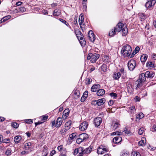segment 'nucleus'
<instances>
[{
	"label": "nucleus",
	"instance_id": "obj_1",
	"mask_svg": "<svg viewBox=\"0 0 156 156\" xmlns=\"http://www.w3.org/2000/svg\"><path fill=\"white\" fill-rule=\"evenodd\" d=\"M131 47L128 44H126L122 48L121 53L125 57H128L130 55L132 51Z\"/></svg>",
	"mask_w": 156,
	"mask_h": 156
},
{
	"label": "nucleus",
	"instance_id": "obj_2",
	"mask_svg": "<svg viewBox=\"0 0 156 156\" xmlns=\"http://www.w3.org/2000/svg\"><path fill=\"white\" fill-rule=\"evenodd\" d=\"M88 138V135L85 133H83L79 136V137L76 139V142L78 144H80L82 142L86 141Z\"/></svg>",
	"mask_w": 156,
	"mask_h": 156
},
{
	"label": "nucleus",
	"instance_id": "obj_3",
	"mask_svg": "<svg viewBox=\"0 0 156 156\" xmlns=\"http://www.w3.org/2000/svg\"><path fill=\"white\" fill-rule=\"evenodd\" d=\"M84 154V148L82 147H80L74 150V154L76 156H83Z\"/></svg>",
	"mask_w": 156,
	"mask_h": 156
},
{
	"label": "nucleus",
	"instance_id": "obj_4",
	"mask_svg": "<svg viewBox=\"0 0 156 156\" xmlns=\"http://www.w3.org/2000/svg\"><path fill=\"white\" fill-rule=\"evenodd\" d=\"M126 85L128 93L132 94L134 90L132 83L130 81H128L126 82Z\"/></svg>",
	"mask_w": 156,
	"mask_h": 156
},
{
	"label": "nucleus",
	"instance_id": "obj_5",
	"mask_svg": "<svg viewBox=\"0 0 156 156\" xmlns=\"http://www.w3.org/2000/svg\"><path fill=\"white\" fill-rule=\"evenodd\" d=\"M136 64V61L133 60H130L128 62V66L130 71L133 70L135 68Z\"/></svg>",
	"mask_w": 156,
	"mask_h": 156
},
{
	"label": "nucleus",
	"instance_id": "obj_6",
	"mask_svg": "<svg viewBox=\"0 0 156 156\" xmlns=\"http://www.w3.org/2000/svg\"><path fill=\"white\" fill-rule=\"evenodd\" d=\"M88 126V122L86 121L83 122L80 126V129L81 131H84L86 130Z\"/></svg>",
	"mask_w": 156,
	"mask_h": 156
},
{
	"label": "nucleus",
	"instance_id": "obj_7",
	"mask_svg": "<svg viewBox=\"0 0 156 156\" xmlns=\"http://www.w3.org/2000/svg\"><path fill=\"white\" fill-rule=\"evenodd\" d=\"M156 2V1L155 0H150L146 3L145 6L147 8H151L154 5Z\"/></svg>",
	"mask_w": 156,
	"mask_h": 156
},
{
	"label": "nucleus",
	"instance_id": "obj_8",
	"mask_svg": "<svg viewBox=\"0 0 156 156\" xmlns=\"http://www.w3.org/2000/svg\"><path fill=\"white\" fill-rule=\"evenodd\" d=\"M31 144L30 142H29L26 143L24 145L25 150H26L27 153H30L31 151Z\"/></svg>",
	"mask_w": 156,
	"mask_h": 156
},
{
	"label": "nucleus",
	"instance_id": "obj_9",
	"mask_svg": "<svg viewBox=\"0 0 156 156\" xmlns=\"http://www.w3.org/2000/svg\"><path fill=\"white\" fill-rule=\"evenodd\" d=\"M124 25H125L122 23H119L114 28L118 32H119L122 30L123 27L124 26Z\"/></svg>",
	"mask_w": 156,
	"mask_h": 156
},
{
	"label": "nucleus",
	"instance_id": "obj_10",
	"mask_svg": "<svg viewBox=\"0 0 156 156\" xmlns=\"http://www.w3.org/2000/svg\"><path fill=\"white\" fill-rule=\"evenodd\" d=\"M100 57V55L97 53H94L92 55L91 59L90 61L92 63H94Z\"/></svg>",
	"mask_w": 156,
	"mask_h": 156
},
{
	"label": "nucleus",
	"instance_id": "obj_11",
	"mask_svg": "<svg viewBox=\"0 0 156 156\" xmlns=\"http://www.w3.org/2000/svg\"><path fill=\"white\" fill-rule=\"evenodd\" d=\"M94 123L95 126L98 127L102 122V118L100 117H97L94 119Z\"/></svg>",
	"mask_w": 156,
	"mask_h": 156
},
{
	"label": "nucleus",
	"instance_id": "obj_12",
	"mask_svg": "<svg viewBox=\"0 0 156 156\" xmlns=\"http://www.w3.org/2000/svg\"><path fill=\"white\" fill-rule=\"evenodd\" d=\"M88 36L90 41L92 42H94L95 39L94 34L92 30L89 31Z\"/></svg>",
	"mask_w": 156,
	"mask_h": 156
},
{
	"label": "nucleus",
	"instance_id": "obj_13",
	"mask_svg": "<svg viewBox=\"0 0 156 156\" xmlns=\"http://www.w3.org/2000/svg\"><path fill=\"white\" fill-rule=\"evenodd\" d=\"M78 33L79 34H79L80 35V40H83V41H80V43L81 46H84L86 44V42L85 40H83V35L81 33V32L80 31H79V32Z\"/></svg>",
	"mask_w": 156,
	"mask_h": 156
},
{
	"label": "nucleus",
	"instance_id": "obj_14",
	"mask_svg": "<svg viewBox=\"0 0 156 156\" xmlns=\"http://www.w3.org/2000/svg\"><path fill=\"white\" fill-rule=\"evenodd\" d=\"M144 74L145 76L147 78H152L154 76V73L151 71H147Z\"/></svg>",
	"mask_w": 156,
	"mask_h": 156
},
{
	"label": "nucleus",
	"instance_id": "obj_15",
	"mask_svg": "<svg viewBox=\"0 0 156 156\" xmlns=\"http://www.w3.org/2000/svg\"><path fill=\"white\" fill-rule=\"evenodd\" d=\"M69 110L67 108L63 112L62 118L63 119H66L69 115Z\"/></svg>",
	"mask_w": 156,
	"mask_h": 156
},
{
	"label": "nucleus",
	"instance_id": "obj_16",
	"mask_svg": "<svg viewBox=\"0 0 156 156\" xmlns=\"http://www.w3.org/2000/svg\"><path fill=\"white\" fill-rule=\"evenodd\" d=\"M62 119L61 117H58L56 120V123L55 124V127L57 128L59 127L62 125Z\"/></svg>",
	"mask_w": 156,
	"mask_h": 156
},
{
	"label": "nucleus",
	"instance_id": "obj_17",
	"mask_svg": "<svg viewBox=\"0 0 156 156\" xmlns=\"http://www.w3.org/2000/svg\"><path fill=\"white\" fill-rule=\"evenodd\" d=\"M122 140V138L120 136H116L113 139V142L115 144H118Z\"/></svg>",
	"mask_w": 156,
	"mask_h": 156
},
{
	"label": "nucleus",
	"instance_id": "obj_18",
	"mask_svg": "<svg viewBox=\"0 0 156 156\" xmlns=\"http://www.w3.org/2000/svg\"><path fill=\"white\" fill-rule=\"evenodd\" d=\"M92 147L90 146V147L85 149H84V154H89L92 151Z\"/></svg>",
	"mask_w": 156,
	"mask_h": 156
},
{
	"label": "nucleus",
	"instance_id": "obj_19",
	"mask_svg": "<svg viewBox=\"0 0 156 156\" xmlns=\"http://www.w3.org/2000/svg\"><path fill=\"white\" fill-rule=\"evenodd\" d=\"M121 30H122V36H125L127 34L128 31V29L127 28L126 25L125 26L124 25V26L123 27Z\"/></svg>",
	"mask_w": 156,
	"mask_h": 156
},
{
	"label": "nucleus",
	"instance_id": "obj_20",
	"mask_svg": "<svg viewBox=\"0 0 156 156\" xmlns=\"http://www.w3.org/2000/svg\"><path fill=\"white\" fill-rule=\"evenodd\" d=\"M146 77L145 74L143 73L140 75L139 76V78L138 80L144 83L146 80Z\"/></svg>",
	"mask_w": 156,
	"mask_h": 156
},
{
	"label": "nucleus",
	"instance_id": "obj_21",
	"mask_svg": "<svg viewBox=\"0 0 156 156\" xmlns=\"http://www.w3.org/2000/svg\"><path fill=\"white\" fill-rule=\"evenodd\" d=\"M146 66L149 69H152L155 67L154 65L151 62H147L146 64Z\"/></svg>",
	"mask_w": 156,
	"mask_h": 156
},
{
	"label": "nucleus",
	"instance_id": "obj_22",
	"mask_svg": "<svg viewBox=\"0 0 156 156\" xmlns=\"http://www.w3.org/2000/svg\"><path fill=\"white\" fill-rule=\"evenodd\" d=\"M105 99L103 98L97 100L98 105L101 106L105 102Z\"/></svg>",
	"mask_w": 156,
	"mask_h": 156
},
{
	"label": "nucleus",
	"instance_id": "obj_23",
	"mask_svg": "<svg viewBox=\"0 0 156 156\" xmlns=\"http://www.w3.org/2000/svg\"><path fill=\"white\" fill-rule=\"evenodd\" d=\"M105 92L103 89H100L97 91V94L98 96H102L105 93Z\"/></svg>",
	"mask_w": 156,
	"mask_h": 156
},
{
	"label": "nucleus",
	"instance_id": "obj_24",
	"mask_svg": "<svg viewBox=\"0 0 156 156\" xmlns=\"http://www.w3.org/2000/svg\"><path fill=\"white\" fill-rule=\"evenodd\" d=\"M84 17L82 14L80 15L79 18V24L80 26V27L82 28V25L84 21Z\"/></svg>",
	"mask_w": 156,
	"mask_h": 156
},
{
	"label": "nucleus",
	"instance_id": "obj_25",
	"mask_svg": "<svg viewBox=\"0 0 156 156\" xmlns=\"http://www.w3.org/2000/svg\"><path fill=\"white\" fill-rule=\"evenodd\" d=\"M120 126L118 122H113L112 125V128L114 129H116L118 128Z\"/></svg>",
	"mask_w": 156,
	"mask_h": 156
},
{
	"label": "nucleus",
	"instance_id": "obj_26",
	"mask_svg": "<svg viewBox=\"0 0 156 156\" xmlns=\"http://www.w3.org/2000/svg\"><path fill=\"white\" fill-rule=\"evenodd\" d=\"M22 139V137L20 136H16L14 138V141L16 144L20 143V141Z\"/></svg>",
	"mask_w": 156,
	"mask_h": 156
},
{
	"label": "nucleus",
	"instance_id": "obj_27",
	"mask_svg": "<svg viewBox=\"0 0 156 156\" xmlns=\"http://www.w3.org/2000/svg\"><path fill=\"white\" fill-rule=\"evenodd\" d=\"M143 82L137 80L135 82V84L136 85V89H137L138 88H139L141 87L143 85Z\"/></svg>",
	"mask_w": 156,
	"mask_h": 156
},
{
	"label": "nucleus",
	"instance_id": "obj_28",
	"mask_svg": "<svg viewBox=\"0 0 156 156\" xmlns=\"http://www.w3.org/2000/svg\"><path fill=\"white\" fill-rule=\"evenodd\" d=\"M147 55L146 54L142 55L140 57V60L142 62H145L147 58Z\"/></svg>",
	"mask_w": 156,
	"mask_h": 156
},
{
	"label": "nucleus",
	"instance_id": "obj_29",
	"mask_svg": "<svg viewBox=\"0 0 156 156\" xmlns=\"http://www.w3.org/2000/svg\"><path fill=\"white\" fill-rule=\"evenodd\" d=\"M71 124L72 122L71 121L69 120L68 121L65 123V128L66 129H70Z\"/></svg>",
	"mask_w": 156,
	"mask_h": 156
},
{
	"label": "nucleus",
	"instance_id": "obj_30",
	"mask_svg": "<svg viewBox=\"0 0 156 156\" xmlns=\"http://www.w3.org/2000/svg\"><path fill=\"white\" fill-rule=\"evenodd\" d=\"M80 95V93L78 90H76L75 91L73 97L75 99L78 98Z\"/></svg>",
	"mask_w": 156,
	"mask_h": 156
},
{
	"label": "nucleus",
	"instance_id": "obj_31",
	"mask_svg": "<svg viewBox=\"0 0 156 156\" xmlns=\"http://www.w3.org/2000/svg\"><path fill=\"white\" fill-rule=\"evenodd\" d=\"M117 32L116 30H115V29L114 28L113 29H112L109 32V36H112L115 34Z\"/></svg>",
	"mask_w": 156,
	"mask_h": 156
},
{
	"label": "nucleus",
	"instance_id": "obj_32",
	"mask_svg": "<svg viewBox=\"0 0 156 156\" xmlns=\"http://www.w3.org/2000/svg\"><path fill=\"white\" fill-rule=\"evenodd\" d=\"M121 75V73L120 72L115 73L114 74L113 78L115 79L118 80L120 77Z\"/></svg>",
	"mask_w": 156,
	"mask_h": 156
},
{
	"label": "nucleus",
	"instance_id": "obj_33",
	"mask_svg": "<svg viewBox=\"0 0 156 156\" xmlns=\"http://www.w3.org/2000/svg\"><path fill=\"white\" fill-rule=\"evenodd\" d=\"M60 11L58 9H55L53 12V14L55 16H58L60 14Z\"/></svg>",
	"mask_w": 156,
	"mask_h": 156
},
{
	"label": "nucleus",
	"instance_id": "obj_34",
	"mask_svg": "<svg viewBox=\"0 0 156 156\" xmlns=\"http://www.w3.org/2000/svg\"><path fill=\"white\" fill-rule=\"evenodd\" d=\"M10 17L11 16H9L4 17L0 20V23H2V22H5L6 21L8 20V19H10Z\"/></svg>",
	"mask_w": 156,
	"mask_h": 156
},
{
	"label": "nucleus",
	"instance_id": "obj_35",
	"mask_svg": "<svg viewBox=\"0 0 156 156\" xmlns=\"http://www.w3.org/2000/svg\"><path fill=\"white\" fill-rule=\"evenodd\" d=\"M139 15L141 21H143L146 18V16L143 13H139Z\"/></svg>",
	"mask_w": 156,
	"mask_h": 156
},
{
	"label": "nucleus",
	"instance_id": "obj_36",
	"mask_svg": "<svg viewBox=\"0 0 156 156\" xmlns=\"http://www.w3.org/2000/svg\"><path fill=\"white\" fill-rule=\"evenodd\" d=\"M76 133H73L72 134L69 135V140H72L75 138L76 136Z\"/></svg>",
	"mask_w": 156,
	"mask_h": 156
},
{
	"label": "nucleus",
	"instance_id": "obj_37",
	"mask_svg": "<svg viewBox=\"0 0 156 156\" xmlns=\"http://www.w3.org/2000/svg\"><path fill=\"white\" fill-rule=\"evenodd\" d=\"M102 148V146H101L98 147L97 150V152L98 154H102L104 153Z\"/></svg>",
	"mask_w": 156,
	"mask_h": 156
},
{
	"label": "nucleus",
	"instance_id": "obj_38",
	"mask_svg": "<svg viewBox=\"0 0 156 156\" xmlns=\"http://www.w3.org/2000/svg\"><path fill=\"white\" fill-rule=\"evenodd\" d=\"M68 130V129H66V128L63 129H61L60 131V133L61 134L62 136L65 135L66 134Z\"/></svg>",
	"mask_w": 156,
	"mask_h": 156
},
{
	"label": "nucleus",
	"instance_id": "obj_39",
	"mask_svg": "<svg viewBox=\"0 0 156 156\" xmlns=\"http://www.w3.org/2000/svg\"><path fill=\"white\" fill-rule=\"evenodd\" d=\"M129 112L131 113H133L135 112L136 111V109H135V107L134 106H133L131 107H129Z\"/></svg>",
	"mask_w": 156,
	"mask_h": 156
},
{
	"label": "nucleus",
	"instance_id": "obj_40",
	"mask_svg": "<svg viewBox=\"0 0 156 156\" xmlns=\"http://www.w3.org/2000/svg\"><path fill=\"white\" fill-rule=\"evenodd\" d=\"M131 156H141V155L139 152L133 151L132 152Z\"/></svg>",
	"mask_w": 156,
	"mask_h": 156
},
{
	"label": "nucleus",
	"instance_id": "obj_41",
	"mask_svg": "<svg viewBox=\"0 0 156 156\" xmlns=\"http://www.w3.org/2000/svg\"><path fill=\"white\" fill-rule=\"evenodd\" d=\"M122 134V132L121 131H116L112 133L111 135H120Z\"/></svg>",
	"mask_w": 156,
	"mask_h": 156
},
{
	"label": "nucleus",
	"instance_id": "obj_42",
	"mask_svg": "<svg viewBox=\"0 0 156 156\" xmlns=\"http://www.w3.org/2000/svg\"><path fill=\"white\" fill-rule=\"evenodd\" d=\"M144 114L142 112L139 113L137 116H136V119H142L144 117Z\"/></svg>",
	"mask_w": 156,
	"mask_h": 156
},
{
	"label": "nucleus",
	"instance_id": "obj_43",
	"mask_svg": "<svg viewBox=\"0 0 156 156\" xmlns=\"http://www.w3.org/2000/svg\"><path fill=\"white\" fill-rule=\"evenodd\" d=\"M146 143V140H144L142 139L140 141L138 142V144L140 145L141 146H143L145 145V143Z\"/></svg>",
	"mask_w": 156,
	"mask_h": 156
},
{
	"label": "nucleus",
	"instance_id": "obj_44",
	"mask_svg": "<svg viewBox=\"0 0 156 156\" xmlns=\"http://www.w3.org/2000/svg\"><path fill=\"white\" fill-rule=\"evenodd\" d=\"M12 150L10 148H9L7 149L5 152V154L7 155H9L11 154Z\"/></svg>",
	"mask_w": 156,
	"mask_h": 156
},
{
	"label": "nucleus",
	"instance_id": "obj_45",
	"mask_svg": "<svg viewBox=\"0 0 156 156\" xmlns=\"http://www.w3.org/2000/svg\"><path fill=\"white\" fill-rule=\"evenodd\" d=\"M11 126L15 128H17L19 126V124L16 122H13L12 123Z\"/></svg>",
	"mask_w": 156,
	"mask_h": 156
},
{
	"label": "nucleus",
	"instance_id": "obj_46",
	"mask_svg": "<svg viewBox=\"0 0 156 156\" xmlns=\"http://www.w3.org/2000/svg\"><path fill=\"white\" fill-rule=\"evenodd\" d=\"M144 130V128L143 127L141 128L139 130L138 133L139 135L142 134Z\"/></svg>",
	"mask_w": 156,
	"mask_h": 156
},
{
	"label": "nucleus",
	"instance_id": "obj_47",
	"mask_svg": "<svg viewBox=\"0 0 156 156\" xmlns=\"http://www.w3.org/2000/svg\"><path fill=\"white\" fill-rule=\"evenodd\" d=\"M2 142L5 143H9L10 142V140L9 138L3 139Z\"/></svg>",
	"mask_w": 156,
	"mask_h": 156
},
{
	"label": "nucleus",
	"instance_id": "obj_48",
	"mask_svg": "<svg viewBox=\"0 0 156 156\" xmlns=\"http://www.w3.org/2000/svg\"><path fill=\"white\" fill-rule=\"evenodd\" d=\"M129 153L126 152H122L121 154V156H129Z\"/></svg>",
	"mask_w": 156,
	"mask_h": 156
},
{
	"label": "nucleus",
	"instance_id": "obj_49",
	"mask_svg": "<svg viewBox=\"0 0 156 156\" xmlns=\"http://www.w3.org/2000/svg\"><path fill=\"white\" fill-rule=\"evenodd\" d=\"M92 81V79L90 78H88L86 80V84L87 85H89L90 84Z\"/></svg>",
	"mask_w": 156,
	"mask_h": 156
},
{
	"label": "nucleus",
	"instance_id": "obj_50",
	"mask_svg": "<svg viewBox=\"0 0 156 156\" xmlns=\"http://www.w3.org/2000/svg\"><path fill=\"white\" fill-rule=\"evenodd\" d=\"M96 86L94 85L91 88V90L93 92H95L96 91L97 88H96Z\"/></svg>",
	"mask_w": 156,
	"mask_h": 156
},
{
	"label": "nucleus",
	"instance_id": "obj_51",
	"mask_svg": "<svg viewBox=\"0 0 156 156\" xmlns=\"http://www.w3.org/2000/svg\"><path fill=\"white\" fill-rule=\"evenodd\" d=\"M101 69L103 71H105L106 70V66L105 64H103L101 66Z\"/></svg>",
	"mask_w": 156,
	"mask_h": 156
},
{
	"label": "nucleus",
	"instance_id": "obj_52",
	"mask_svg": "<svg viewBox=\"0 0 156 156\" xmlns=\"http://www.w3.org/2000/svg\"><path fill=\"white\" fill-rule=\"evenodd\" d=\"M110 95L112 97H113L114 99L115 98L117 97V94L114 93H112L110 94Z\"/></svg>",
	"mask_w": 156,
	"mask_h": 156
},
{
	"label": "nucleus",
	"instance_id": "obj_53",
	"mask_svg": "<svg viewBox=\"0 0 156 156\" xmlns=\"http://www.w3.org/2000/svg\"><path fill=\"white\" fill-rule=\"evenodd\" d=\"M87 98V96H85L84 95H83L81 98V101L82 102H84V101Z\"/></svg>",
	"mask_w": 156,
	"mask_h": 156
},
{
	"label": "nucleus",
	"instance_id": "obj_54",
	"mask_svg": "<svg viewBox=\"0 0 156 156\" xmlns=\"http://www.w3.org/2000/svg\"><path fill=\"white\" fill-rule=\"evenodd\" d=\"M147 147L148 149L151 150H154L156 148L155 147H152L150 145H147Z\"/></svg>",
	"mask_w": 156,
	"mask_h": 156
},
{
	"label": "nucleus",
	"instance_id": "obj_55",
	"mask_svg": "<svg viewBox=\"0 0 156 156\" xmlns=\"http://www.w3.org/2000/svg\"><path fill=\"white\" fill-rule=\"evenodd\" d=\"M59 20L65 24L66 26H68V25H69L68 23H67V22L65 20L61 19H60Z\"/></svg>",
	"mask_w": 156,
	"mask_h": 156
},
{
	"label": "nucleus",
	"instance_id": "obj_56",
	"mask_svg": "<svg viewBox=\"0 0 156 156\" xmlns=\"http://www.w3.org/2000/svg\"><path fill=\"white\" fill-rule=\"evenodd\" d=\"M92 54L91 53H89L88 54L87 59L88 60L91 59V57H92Z\"/></svg>",
	"mask_w": 156,
	"mask_h": 156
},
{
	"label": "nucleus",
	"instance_id": "obj_57",
	"mask_svg": "<svg viewBox=\"0 0 156 156\" xmlns=\"http://www.w3.org/2000/svg\"><path fill=\"white\" fill-rule=\"evenodd\" d=\"M48 154V151H43V152L42 153V156H46Z\"/></svg>",
	"mask_w": 156,
	"mask_h": 156
},
{
	"label": "nucleus",
	"instance_id": "obj_58",
	"mask_svg": "<svg viewBox=\"0 0 156 156\" xmlns=\"http://www.w3.org/2000/svg\"><path fill=\"white\" fill-rule=\"evenodd\" d=\"M25 122L27 123H33V121L31 119H27L25 120Z\"/></svg>",
	"mask_w": 156,
	"mask_h": 156
},
{
	"label": "nucleus",
	"instance_id": "obj_59",
	"mask_svg": "<svg viewBox=\"0 0 156 156\" xmlns=\"http://www.w3.org/2000/svg\"><path fill=\"white\" fill-rule=\"evenodd\" d=\"M91 104L94 105H98L97 100L92 101L91 102Z\"/></svg>",
	"mask_w": 156,
	"mask_h": 156
},
{
	"label": "nucleus",
	"instance_id": "obj_60",
	"mask_svg": "<svg viewBox=\"0 0 156 156\" xmlns=\"http://www.w3.org/2000/svg\"><path fill=\"white\" fill-rule=\"evenodd\" d=\"M58 149L61 152H63L62 151L63 150V147L62 145H60L58 147Z\"/></svg>",
	"mask_w": 156,
	"mask_h": 156
},
{
	"label": "nucleus",
	"instance_id": "obj_61",
	"mask_svg": "<svg viewBox=\"0 0 156 156\" xmlns=\"http://www.w3.org/2000/svg\"><path fill=\"white\" fill-rule=\"evenodd\" d=\"M20 10L22 12H23L26 11V9L24 7H20Z\"/></svg>",
	"mask_w": 156,
	"mask_h": 156
},
{
	"label": "nucleus",
	"instance_id": "obj_62",
	"mask_svg": "<svg viewBox=\"0 0 156 156\" xmlns=\"http://www.w3.org/2000/svg\"><path fill=\"white\" fill-rule=\"evenodd\" d=\"M102 149H103V151H104V153L105 152H107L108 151V149L107 148H106L105 147H103V146H102Z\"/></svg>",
	"mask_w": 156,
	"mask_h": 156
},
{
	"label": "nucleus",
	"instance_id": "obj_63",
	"mask_svg": "<svg viewBox=\"0 0 156 156\" xmlns=\"http://www.w3.org/2000/svg\"><path fill=\"white\" fill-rule=\"evenodd\" d=\"M105 58V59L104 60L105 62H108L109 61V58L107 56H105L104 57Z\"/></svg>",
	"mask_w": 156,
	"mask_h": 156
},
{
	"label": "nucleus",
	"instance_id": "obj_64",
	"mask_svg": "<svg viewBox=\"0 0 156 156\" xmlns=\"http://www.w3.org/2000/svg\"><path fill=\"white\" fill-rule=\"evenodd\" d=\"M114 102L113 100H110L108 102V105L110 106H112Z\"/></svg>",
	"mask_w": 156,
	"mask_h": 156
}]
</instances>
